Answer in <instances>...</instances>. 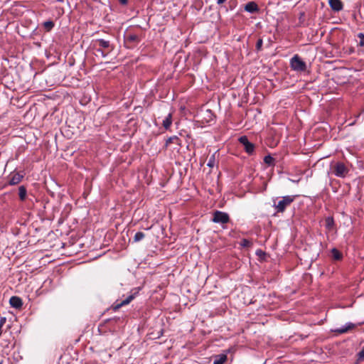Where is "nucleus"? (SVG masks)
Here are the masks:
<instances>
[{
	"label": "nucleus",
	"instance_id": "f8f14e48",
	"mask_svg": "<svg viewBox=\"0 0 364 364\" xmlns=\"http://www.w3.org/2000/svg\"><path fill=\"white\" fill-rule=\"evenodd\" d=\"M227 360L225 354H220L215 356L213 364H223Z\"/></svg>",
	"mask_w": 364,
	"mask_h": 364
},
{
	"label": "nucleus",
	"instance_id": "9d476101",
	"mask_svg": "<svg viewBox=\"0 0 364 364\" xmlns=\"http://www.w3.org/2000/svg\"><path fill=\"white\" fill-rule=\"evenodd\" d=\"M9 303L12 307H14L16 309L21 308L23 305L22 300L18 296L11 297Z\"/></svg>",
	"mask_w": 364,
	"mask_h": 364
},
{
	"label": "nucleus",
	"instance_id": "a878e982",
	"mask_svg": "<svg viewBox=\"0 0 364 364\" xmlns=\"http://www.w3.org/2000/svg\"><path fill=\"white\" fill-rule=\"evenodd\" d=\"M262 46V40L259 39V40H258V41L257 43V48L260 49Z\"/></svg>",
	"mask_w": 364,
	"mask_h": 364
},
{
	"label": "nucleus",
	"instance_id": "5701e85b",
	"mask_svg": "<svg viewBox=\"0 0 364 364\" xmlns=\"http://www.w3.org/2000/svg\"><path fill=\"white\" fill-rule=\"evenodd\" d=\"M240 245L243 247H250L252 246V243L251 241H250L247 239H243V240H242Z\"/></svg>",
	"mask_w": 364,
	"mask_h": 364
},
{
	"label": "nucleus",
	"instance_id": "0eeeda50",
	"mask_svg": "<svg viewBox=\"0 0 364 364\" xmlns=\"http://www.w3.org/2000/svg\"><path fill=\"white\" fill-rule=\"evenodd\" d=\"M355 327V325L354 323H348L345 326H343L341 328L333 329V331L335 333H337L338 334H342V333H347L348 331L353 329Z\"/></svg>",
	"mask_w": 364,
	"mask_h": 364
},
{
	"label": "nucleus",
	"instance_id": "9b49d317",
	"mask_svg": "<svg viewBox=\"0 0 364 364\" xmlns=\"http://www.w3.org/2000/svg\"><path fill=\"white\" fill-rule=\"evenodd\" d=\"M245 10L250 13H254L258 10V6L254 1H250L245 5Z\"/></svg>",
	"mask_w": 364,
	"mask_h": 364
},
{
	"label": "nucleus",
	"instance_id": "20e7f679",
	"mask_svg": "<svg viewBox=\"0 0 364 364\" xmlns=\"http://www.w3.org/2000/svg\"><path fill=\"white\" fill-rule=\"evenodd\" d=\"M333 172L335 176L344 178L348 173V168L343 163L338 162L334 165Z\"/></svg>",
	"mask_w": 364,
	"mask_h": 364
},
{
	"label": "nucleus",
	"instance_id": "c756f323",
	"mask_svg": "<svg viewBox=\"0 0 364 364\" xmlns=\"http://www.w3.org/2000/svg\"><path fill=\"white\" fill-rule=\"evenodd\" d=\"M173 139H176V137H175V138H169V139H168V141H167V143H169V142L172 141V140H173Z\"/></svg>",
	"mask_w": 364,
	"mask_h": 364
},
{
	"label": "nucleus",
	"instance_id": "ddd939ff",
	"mask_svg": "<svg viewBox=\"0 0 364 364\" xmlns=\"http://www.w3.org/2000/svg\"><path fill=\"white\" fill-rule=\"evenodd\" d=\"M172 115L171 113L168 114V116L163 120V126L166 129H168L172 123Z\"/></svg>",
	"mask_w": 364,
	"mask_h": 364
},
{
	"label": "nucleus",
	"instance_id": "6ab92c4d",
	"mask_svg": "<svg viewBox=\"0 0 364 364\" xmlns=\"http://www.w3.org/2000/svg\"><path fill=\"white\" fill-rule=\"evenodd\" d=\"M333 223L334 222L332 218L329 217L326 219V227L328 230H331L333 228Z\"/></svg>",
	"mask_w": 364,
	"mask_h": 364
},
{
	"label": "nucleus",
	"instance_id": "dca6fc26",
	"mask_svg": "<svg viewBox=\"0 0 364 364\" xmlns=\"http://www.w3.org/2000/svg\"><path fill=\"white\" fill-rule=\"evenodd\" d=\"M126 40L127 42L129 43H135L139 41V36L135 34H127L126 36Z\"/></svg>",
	"mask_w": 364,
	"mask_h": 364
},
{
	"label": "nucleus",
	"instance_id": "393cba45",
	"mask_svg": "<svg viewBox=\"0 0 364 364\" xmlns=\"http://www.w3.org/2000/svg\"><path fill=\"white\" fill-rule=\"evenodd\" d=\"M358 37L360 40L359 45L360 46H364V34L360 33L358 35Z\"/></svg>",
	"mask_w": 364,
	"mask_h": 364
},
{
	"label": "nucleus",
	"instance_id": "39448f33",
	"mask_svg": "<svg viewBox=\"0 0 364 364\" xmlns=\"http://www.w3.org/2000/svg\"><path fill=\"white\" fill-rule=\"evenodd\" d=\"M229 215L221 211H215L213 215V222L215 223L225 224L229 222Z\"/></svg>",
	"mask_w": 364,
	"mask_h": 364
},
{
	"label": "nucleus",
	"instance_id": "f03ea898",
	"mask_svg": "<svg viewBox=\"0 0 364 364\" xmlns=\"http://www.w3.org/2000/svg\"><path fill=\"white\" fill-rule=\"evenodd\" d=\"M95 46L99 47L96 50L104 58L112 50L110 48L109 41L104 39H97L95 42Z\"/></svg>",
	"mask_w": 364,
	"mask_h": 364
},
{
	"label": "nucleus",
	"instance_id": "f3484780",
	"mask_svg": "<svg viewBox=\"0 0 364 364\" xmlns=\"http://www.w3.org/2000/svg\"><path fill=\"white\" fill-rule=\"evenodd\" d=\"M18 195L21 200H24L26 196V189L24 186H21L18 188Z\"/></svg>",
	"mask_w": 364,
	"mask_h": 364
},
{
	"label": "nucleus",
	"instance_id": "aec40b11",
	"mask_svg": "<svg viewBox=\"0 0 364 364\" xmlns=\"http://www.w3.org/2000/svg\"><path fill=\"white\" fill-rule=\"evenodd\" d=\"M145 237V235L142 232H137L134 237V242H139Z\"/></svg>",
	"mask_w": 364,
	"mask_h": 364
},
{
	"label": "nucleus",
	"instance_id": "b1692460",
	"mask_svg": "<svg viewBox=\"0 0 364 364\" xmlns=\"http://www.w3.org/2000/svg\"><path fill=\"white\" fill-rule=\"evenodd\" d=\"M264 161L268 165H272L274 159L271 156H266L264 159Z\"/></svg>",
	"mask_w": 364,
	"mask_h": 364
},
{
	"label": "nucleus",
	"instance_id": "423d86ee",
	"mask_svg": "<svg viewBox=\"0 0 364 364\" xmlns=\"http://www.w3.org/2000/svg\"><path fill=\"white\" fill-rule=\"evenodd\" d=\"M240 142L244 146V148L248 154H252L254 151V145L250 143L247 136H243L239 139Z\"/></svg>",
	"mask_w": 364,
	"mask_h": 364
},
{
	"label": "nucleus",
	"instance_id": "cd10ccee",
	"mask_svg": "<svg viewBox=\"0 0 364 364\" xmlns=\"http://www.w3.org/2000/svg\"><path fill=\"white\" fill-rule=\"evenodd\" d=\"M226 0H217V4H223Z\"/></svg>",
	"mask_w": 364,
	"mask_h": 364
},
{
	"label": "nucleus",
	"instance_id": "f257e3e1",
	"mask_svg": "<svg viewBox=\"0 0 364 364\" xmlns=\"http://www.w3.org/2000/svg\"><path fill=\"white\" fill-rule=\"evenodd\" d=\"M295 198V196H283L277 204L274 203V207L275 208L277 212L283 213L286 208L290 205L291 203L294 200Z\"/></svg>",
	"mask_w": 364,
	"mask_h": 364
},
{
	"label": "nucleus",
	"instance_id": "4468645a",
	"mask_svg": "<svg viewBox=\"0 0 364 364\" xmlns=\"http://www.w3.org/2000/svg\"><path fill=\"white\" fill-rule=\"evenodd\" d=\"M133 299H134L133 295L129 296L126 299L121 301V303L117 304V306H115V309H119L124 305L129 304Z\"/></svg>",
	"mask_w": 364,
	"mask_h": 364
},
{
	"label": "nucleus",
	"instance_id": "c85d7f7f",
	"mask_svg": "<svg viewBox=\"0 0 364 364\" xmlns=\"http://www.w3.org/2000/svg\"><path fill=\"white\" fill-rule=\"evenodd\" d=\"M119 2L122 4H126L127 3V0H119Z\"/></svg>",
	"mask_w": 364,
	"mask_h": 364
},
{
	"label": "nucleus",
	"instance_id": "412c9836",
	"mask_svg": "<svg viewBox=\"0 0 364 364\" xmlns=\"http://www.w3.org/2000/svg\"><path fill=\"white\" fill-rule=\"evenodd\" d=\"M332 256L336 260L340 259L342 257L341 252L335 248L332 250Z\"/></svg>",
	"mask_w": 364,
	"mask_h": 364
},
{
	"label": "nucleus",
	"instance_id": "6e6552de",
	"mask_svg": "<svg viewBox=\"0 0 364 364\" xmlns=\"http://www.w3.org/2000/svg\"><path fill=\"white\" fill-rule=\"evenodd\" d=\"M23 177V174H21L20 173H14L10 176V179H9V183L11 186L16 185L21 181Z\"/></svg>",
	"mask_w": 364,
	"mask_h": 364
},
{
	"label": "nucleus",
	"instance_id": "7ed1b4c3",
	"mask_svg": "<svg viewBox=\"0 0 364 364\" xmlns=\"http://www.w3.org/2000/svg\"><path fill=\"white\" fill-rule=\"evenodd\" d=\"M292 70L296 72H304L306 70V63L298 55H295L290 60Z\"/></svg>",
	"mask_w": 364,
	"mask_h": 364
},
{
	"label": "nucleus",
	"instance_id": "1a4fd4ad",
	"mask_svg": "<svg viewBox=\"0 0 364 364\" xmlns=\"http://www.w3.org/2000/svg\"><path fill=\"white\" fill-rule=\"evenodd\" d=\"M329 5L334 11H339L343 9V4L341 0H329Z\"/></svg>",
	"mask_w": 364,
	"mask_h": 364
},
{
	"label": "nucleus",
	"instance_id": "bb28decb",
	"mask_svg": "<svg viewBox=\"0 0 364 364\" xmlns=\"http://www.w3.org/2000/svg\"><path fill=\"white\" fill-rule=\"evenodd\" d=\"M359 358L360 359H364V349H363L360 353H359Z\"/></svg>",
	"mask_w": 364,
	"mask_h": 364
},
{
	"label": "nucleus",
	"instance_id": "2eb2a0df",
	"mask_svg": "<svg viewBox=\"0 0 364 364\" xmlns=\"http://www.w3.org/2000/svg\"><path fill=\"white\" fill-rule=\"evenodd\" d=\"M133 299H134L133 295L129 296L126 299L121 301V303L117 304V306H115V309H119L124 305L129 304Z\"/></svg>",
	"mask_w": 364,
	"mask_h": 364
},
{
	"label": "nucleus",
	"instance_id": "a211bd4d",
	"mask_svg": "<svg viewBox=\"0 0 364 364\" xmlns=\"http://www.w3.org/2000/svg\"><path fill=\"white\" fill-rule=\"evenodd\" d=\"M54 26V23L52 21H45L43 27L47 31H50Z\"/></svg>",
	"mask_w": 364,
	"mask_h": 364
},
{
	"label": "nucleus",
	"instance_id": "4be33fe9",
	"mask_svg": "<svg viewBox=\"0 0 364 364\" xmlns=\"http://www.w3.org/2000/svg\"><path fill=\"white\" fill-rule=\"evenodd\" d=\"M215 154H213L212 156H210L208 164H207V166H208L210 168H213L215 166Z\"/></svg>",
	"mask_w": 364,
	"mask_h": 364
}]
</instances>
